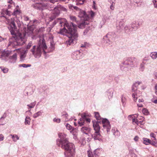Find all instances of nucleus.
I'll return each instance as SVG.
<instances>
[{"label":"nucleus","instance_id":"nucleus-14","mask_svg":"<svg viewBox=\"0 0 157 157\" xmlns=\"http://www.w3.org/2000/svg\"><path fill=\"white\" fill-rule=\"evenodd\" d=\"M53 15L50 18L51 20H53L56 17L58 16L59 14V10L57 8H55L52 12Z\"/></svg>","mask_w":157,"mask_h":157},{"label":"nucleus","instance_id":"nucleus-29","mask_svg":"<svg viewBox=\"0 0 157 157\" xmlns=\"http://www.w3.org/2000/svg\"><path fill=\"white\" fill-rule=\"evenodd\" d=\"M94 113L95 117L97 120H100L101 119V118L98 112H95Z\"/></svg>","mask_w":157,"mask_h":157},{"label":"nucleus","instance_id":"nucleus-59","mask_svg":"<svg viewBox=\"0 0 157 157\" xmlns=\"http://www.w3.org/2000/svg\"><path fill=\"white\" fill-rule=\"evenodd\" d=\"M138 137L137 136H136L135 137V138H134V140L135 141H137L138 140Z\"/></svg>","mask_w":157,"mask_h":157},{"label":"nucleus","instance_id":"nucleus-25","mask_svg":"<svg viewBox=\"0 0 157 157\" xmlns=\"http://www.w3.org/2000/svg\"><path fill=\"white\" fill-rule=\"evenodd\" d=\"M152 141H151V140L150 142V144H151V145L155 146V147H157V141L156 140H152Z\"/></svg>","mask_w":157,"mask_h":157},{"label":"nucleus","instance_id":"nucleus-44","mask_svg":"<svg viewBox=\"0 0 157 157\" xmlns=\"http://www.w3.org/2000/svg\"><path fill=\"white\" fill-rule=\"evenodd\" d=\"M114 4L115 3L112 2V3H111V5L110 6V9L112 10H113L114 9Z\"/></svg>","mask_w":157,"mask_h":157},{"label":"nucleus","instance_id":"nucleus-60","mask_svg":"<svg viewBox=\"0 0 157 157\" xmlns=\"http://www.w3.org/2000/svg\"><path fill=\"white\" fill-rule=\"evenodd\" d=\"M72 7L74 8V9L76 10H77L78 9V8L77 6H72Z\"/></svg>","mask_w":157,"mask_h":157},{"label":"nucleus","instance_id":"nucleus-23","mask_svg":"<svg viewBox=\"0 0 157 157\" xmlns=\"http://www.w3.org/2000/svg\"><path fill=\"white\" fill-rule=\"evenodd\" d=\"M150 56L152 59H155L157 58V52H152Z\"/></svg>","mask_w":157,"mask_h":157},{"label":"nucleus","instance_id":"nucleus-8","mask_svg":"<svg viewBox=\"0 0 157 157\" xmlns=\"http://www.w3.org/2000/svg\"><path fill=\"white\" fill-rule=\"evenodd\" d=\"M101 150L99 149H97L94 151V155L93 153L90 151H87V154L88 157H98L99 154L100 153Z\"/></svg>","mask_w":157,"mask_h":157},{"label":"nucleus","instance_id":"nucleus-31","mask_svg":"<svg viewBox=\"0 0 157 157\" xmlns=\"http://www.w3.org/2000/svg\"><path fill=\"white\" fill-rule=\"evenodd\" d=\"M42 113V112L41 111H39L37 112V113H35L33 115V117L34 118H36L39 116H40L41 115Z\"/></svg>","mask_w":157,"mask_h":157},{"label":"nucleus","instance_id":"nucleus-26","mask_svg":"<svg viewBox=\"0 0 157 157\" xmlns=\"http://www.w3.org/2000/svg\"><path fill=\"white\" fill-rule=\"evenodd\" d=\"M151 140L147 138H144L143 143L146 145H148L150 144Z\"/></svg>","mask_w":157,"mask_h":157},{"label":"nucleus","instance_id":"nucleus-55","mask_svg":"<svg viewBox=\"0 0 157 157\" xmlns=\"http://www.w3.org/2000/svg\"><path fill=\"white\" fill-rule=\"evenodd\" d=\"M113 92L110 93V95L109 96V98H112L113 96Z\"/></svg>","mask_w":157,"mask_h":157},{"label":"nucleus","instance_id":"nucleus-20","mask_svg":"<svg viewBox=\"0 0 157 157\" xmlns=\"http://www.w3.org/2000/svg\"><path fill=\"white\" fill-rule=\"evenodd\" d=\"M17 55L16 53L13 54L12 56H10V59L12 60V63H14L15 62L17 59Z\"/></svg>","mask_w":157,"mask_h":157},{"label":"nucleus","instance_id":"nucleus-13","mask_svg":"<svg viewBox=\"0 0 157 157\" xmlns=\"http://www.w3.org/2000/svg\"><path fill=\"white\" fill-rule=\"evenodd\" d=\"M111 38V36L109 33H108L105 36L103 39L104 40V42L107 45L110 44V41L109 40Z\"/></svg>","mask_w":157,"mask_h":157},{"label":"nucleus","instance_id":"nucleus-49","mask_svg":"<svg viewBox=\"0 0 157 157\" xmlns=\"http://www.w3.org/2000/svg\"><path fill=\"white\" fill-rule=\"evenodd\" d=\"M68 116V115L67 114H63L62 115V117H63V118H65V120L66 121H67L68 120L66 118Z\"/></svg>","mask_w":157,"mask_h":157},{"label":"nucleus","instance_id":"nucleus-38","mask_svg":"<svg viewBox=\"0 0 157 157\" xmlns=\"http://www.w3.org/2000/svg\"><path fill=\"white\" fill-rule=\"evenodd\" d=\"M89 14L90 15V17H93L95 15V13L92 11H91L89 13Z\"/></svg>","mask_w":157,"mask_h":157},{"label":"nucleus","instance_id":"nucleus-32","mask_svg":"<svg viewBox=\"0 0 157 157\" xmlns=\"http://www.w3.org/2000/svg\"><path fill=\"white\" fill-rule=\"evenodd\" d=\"M124 22L123 21H121L119 24V27L120 29H122L124 26Z\"/></svg>","mask_w":157,"mask_h":157},{"label":"nucleus","instance_id":"nucleus-46","mask_svg":"<svg viewBox=\"0 0 157 157\" xmlns=\"http://www.w3.org/2000/svg\"><path fill=\"white\" fill-rule=\"evenodd\" d=\"M2 70L4 73H6L8 71V69L7 68H5L2 69Z\"/></svg>","mask_w":157,"mask_h":157},{"label":"nucleus","instance_id":"nucleus-41","mask_svg":"<svg viewBox=\"0 0 157 157\" xmlns=\"http://www.w3.org/2000/svg\"><path fill=\"white\" fill-rule=\"evenodd\" d=\"M9 55V54L8 52H3V54L2 55V56H8Z\"/></svg>","mask_w":157,"mask_h":157},{"label":"nucleus","instance_id":"nucleus-4","mask_svg":"<svg viewBox=\"0 0 157 157\" xmlns=\"http://www.w3.org/2000/svg\"><path fill=\"white\" fill-rule=\"evenodd\" d=\"M100 121L93 122V126L94 130V133L91 134L92 137L94 140H99L101 139V136L100 133V127L99 123Z\"/></svg>","mask_w":157,"mask_h":157},{"label":"nucleus","instance_id":"nucleus-18","mask_svg":"<svg viewBox=\"0 0 157 157\" xmlns=\"http://www.w3.org/2000/svg\"><path fill=\"white\" fill-rule=\"evenodd\" d=\"M1 14L3 15H7L8 16H10L11 13L7 9H3L2 10Z\"/></svg>","mask_w":157,"mask_h":157},{"label":"nucleus","instance_id":"nucleus-9","mask_svg":"<svg viewBox=\"0 0 157 157\" xmlns=\"http://www.w3.org/2000/svg\"><path fill=\"white\" fill-rule=\"evenodd\" d=\"M86 117L85 115H84L82 116V118H80L78 120V124L79 126H81L84 125L85 120H86V121L88 122H90V120L89 118H85Z\"/></svg>","mask_w":157,"mask_h":157},{"label":"nucleus","instance_id":"nucleus-43","mask_svg":"<svg viewBox=\"0 0 157 157\" xmlns=\"http://www.w3.org/2000/svg\"><path fill=\"white\" fill-rule=\"evenodd\" d=\"M119 133V132L116 130L115 132H113V134L116 136H118Z\"/></svg>","mask_w":157,"mask_h":157},{"label":"nucleus","instance_id":"nucleus-45","mask_svg":"<svg viewBox=\"0 0 157 157\" xmlns=\"http://www.w3.org/2000/svg\"><path fill=\"white\" fill-rule=\"evenodd\" d=\"M90 29V28L89 27H87L86 28V29L85 30L84 32V35L86 34V33H87V32L89 31V30Z\"/></svg>","mask_w":157,"mask_h":157},{"label":"nucleus","instance_id":"nucleus-40","mask_svg":"<svg viewBox=\"0 0 157 157\" xmlns=\"http://www.w3.org/2000/svg\"><path fill=\"white\" fill-rule=\"evenodd\" d=\"M121 69L124 71H126L128 70V68L126 67H125L124 66L121 67Z\"/></svg>","mask_w":157,"mask_h":157},{"label":"nucleus","instance_id":"nucleus-52","mask_svg":"<svg viewBox=\"0 0 157 157\" xmlns=\"http://www.w3.org/2000/svg\"><path fill=\"white\" fill-rule=\"evenodd\" d=\"M24 20L25 21H28L29 20V18L28 17L26 16H24L23 17Z\"/></svg>","mask_w":157,"mask_h":157},{"label":"nucleus","instance_id":"nucleus-7","mask_svg":"<svg viewBox=\"0 0 157 157\" xmlns=\"http://www.w3.org/2000/svg\"><path fill=\"white\" fill-rule=\"evenodd\" d=\"M102 122L104 129L107 132H109L111 127L109 121L106 119H102Z\"/></svg>","mask_w":157,"mask_h":157},{"label":"nucleus","instance_id":"nucleus-16","mask_svg":"<svg viewBox=\"0 0 157 157\" xmlns=\"http://www.w3.org/2000/svg\"><path fill=\"white\" fill-rule=\"evenodd\" d=\"M53 37L52 35L49 36L48 41L50 43V47L51 49L53 50L54 48V43L53 40Z\"/></svg>","mask_w":157,"mask_h":157},{"label":"nucleus","instance_id":"nucleus-5","mask_svg":"<svg viewBox=\"0 0 157 157\" xmlns=\"http://www.w3.org/2000/svg\"><path fill=\"white\" fill-rule=\"evenodd\" d=\"M141 83V82H137L134 83L132 87V90L133 93L132 94V97L134 98V101H136V100L138 97L140 96V94H137L138 90H137V87Z\"/></svg>","mask_w":157,"mask_h":157},{"label":"nucleus","instance_id":"nucleus-34","mask_svg":"<svg viewBox=\"0 0 157 157\" xmlns=\"http://www.w3.org/2000/svg\"><path fill=\"white\" fill-rule=\"evenodd\" d=\"M33 45V43L32 41H30L27 44L26 48V50H27V49H30L31 47Z\"/></svg>","mask_w":157,"mask_h":157},{"label":"nucleus","instance_id":"nucleus-33","mask_svg":"<svg viewBox=\"0 0 157 157\" xmlns=\"http://www.w3.org/2000/svg\"><path fill=\"white\" fill-rule=\"evenodd\" d=\"M36 104V102L35 101L31 103L30 104L28 105L27 106L29 107L30 108H32L34 107Z\"/></svg>","mask_w":157,"mask_h":157},{"label":"nucleus","instance_id":"nucleus-53","mask_svg":"<svg viewBox=\"0 0 157 157\" xmlns=\"http://www.w3.org/2000/svg\"><path fill=\"white\" fill-rule=\"evenodd\" d=\"M4 139V137L3 135L1 134H0V141H2Z\"/></svg>","mask_w":157,"mask_h":157},{"label":"nucleus","instance_id":"nucleus-64","mask_svg":"<svg viewBox=\"0 0 157 157\" xmlns=\"http://www.w3.org/2000/svg\"><path fill=\"white\" fill-rule=\"evenodd\" d=\"M3 40V38L0 36V42L2 41Z\"/></svg>","mask_w":157,"mask_h":157},{"label":"nucleus","instance_id":"nucleus-57","mask_svg":"<svg viewBox=\"0 0 157 157\" xmlns=\"http://www.w3.org/2000/svg\"><path fill=\"white\" fill-rule=\"evenodd\" d=\"M153 3L154 4L155 6H156V5H157V0H154L153 1Z\"/></svg>","mask_w":157,"mask_h":157},{"label":"nucleus","instance_id":"nucleus-27","mask_svg":"<svg viewBox=\"0 0 157 157\" xmlns=\"http://www.w3.org/2000/svg\"><path fill=\"white\" fill-rule=\"evenodd\" d=\"M145 68V63L143 62L141 63L140 66V69L141 71H143Z\"/></svg>","mask_w":157,"mask_h":157},{"label":"nucleus","instance_id":"nucleus-1","mask_svg":"<svg viewBox=\"0 0 157 157\" xmlns=\"http://www.w3.org/2000/svg\"><path fill=\"white\" fill-rule=\"evenodd\" d=\"M57 22L59 23L61 26L63 25V28L60 29L59 33L63 35H64V33H67L66 35L69 38L68 44L73 45L75 44L76 42L75 39L78 37L76 25L72 22L64 23L59 19Z\"/></svg>","mask_w":157,"mask_h":157},{"label":"nucleus","instance_id":"nucleus-54","mask_svg":"<svg viewBox=\"0 0 157 157\" xmlns=\"http://www.w3.org/2000/svg\"><path fill=\"white\" fill-rule=\"evenodd\" d=\"M155 134L153 133H151L150 134V136L151 137L153 138V140H155L156 139L155 137L154 136Z\"/></svg>","mask_w":157,"mask_h":157},{"label":"nucleus","instance_id":"nucleus-21","mask_svg":"<svg viewBox=\"0 0 157 157\" xmlns=\"http://www.w3.org/2000/svg\"><path fill=\"white\" fill-rule=\"evenodd\" d=\"M38 4L40 6H41L43 8L47 9L49 5V4L48 3H38Z\"/></svg>","mask_w":157,"mask_h":157},{"label":"nucleus","instance_id":"nucleus-11","mask_svg":"<svg viewBox=\"0 0 157 157\" xmlns=\"http://www.w3.org/2000/svg\"><path fill=\"white\" fill-rule=\"evenodd\" d=\"M81 131L83 133L88 135L89 136H90L89 134H91L90 133V129L88 127L83 126L81 128Z\"/></svg>","mask_w":157,"mask_h":157},{"label":"nucleus","instance_id":"nucleus-3","mask_svg":"<svg viewBox=\"0 0 157 157\" xmlns=\"http://www.w3.org/2000/svg\"><path fill=\"white\" fill-rule=\"evenodd\" d=\"M47 48L44 40L40 39L37 45L33 46L30 51L36 58H38L41 56L42 52L44 54L47 53L46 50Z\"/></svg>","mask_w":157,"mask_h":157},{"label":"nucleus","instance_id":"nucleus-58","mask_svg":"<svg viewBox=\"0 0 157 157\" xmlns=\"http://www.w3.org/2000/svg\"><path fill=\"white\" fill-rule=\"evenodd\" d=\"M155 93L157 95V84H156L155 86Z\"/></svg>","mask_w":157,"mask_h":157},{"label":"nucleus","instance_id":"nucleus-30","mask_svg":"<svg viewBox=\"0 0 157 157\" xmlns=\"http://www.w3.org/2000/svg\"><path fill=\"white\" fill-rule=\"evenodd\" d=\"M30 119L29 117H27L25 119V124H29L30 123Z\"/></svg>","mask_w":157,"mask_h":157},{"label":"nucleus","instance_id":"nucleus-47","mask_svg":"<svg viewBox=\"0 0 157 157\" xmlns=\"http://www.w3.org/2000/svg\"><path fill=\"white\" fill-rule=\"evenodd\" d=\"M126 101V99L124 97H122L121 98V101L123 105L124 104Z\"/></svg>","mask_w":157,"mask_h":157},{"label":"nucleus","instance_id":"nucleus-61","mask_svg":"<svg viewBox=\"0 0 157 157\" xmlns=\"http://www.w3.org/2000/svg\"><path fill=\"white\" fill-rule=\"evenodd\" d=\"M138 118L139 119H142L143 120V121L144 119V117L141 116H140L139 117H138Z\"/></svg>","mask_w":157,"mask_h":157},{"label":"nucleus","instance_id":"nucleus-37","mask_svg":"<svg viewBox=\"0 0 157 157\" xmlns=\"http://www.w3.org/2000/svg\"><path fill=\"white\" fill-rule=\"evenodd\" d=\"M70 18L71 20L73 21H76V17L74 16H70Z\"/></svg>","mask_w":157,"mask_h":157},{"label":"nucleus","instance_id":"nucleus-50","mask_svg":"<svg viewBox=\"0 0 157 157\" xmlns=\"http://www.w3.org/2000/svg\"><path fill=\"white\" fill-rule=\"evenodd\" d=\"M53 121H54L58 123L60 122V120L59 119V118H57V119L54 118L53 119Z\"/></svg>","mask_w":157,"mask_h":157},{"label":"nucleus","instance_id":"nucleus-62","mask_svg":"<svg viewBox=\"0 0 157 157\" xmlns=\"http://www.w3.org/2000/svg\"><path fill=\"white\" fill-rule=\"evenodd\" d=\"M152 102L155 104H157V99L155 100L154 101H152Z\"/></svg>","mask_w":157,"mask_h":157},{"label":"nucleus","instance_id":"nucleus-48","mask_svg":"<svg viewBox=\"0 0 157 157\" xmlns=\"http://www.w3.org/2000/svg\"><path fill=\"white\" fill-rule=\"evenodd\" d=\"M31 65L30 64H22V67H30L31 66Z\"/></svg>","mask_w":157,"mask_h":157},{"label":"nucleus","instance_id":"nucleus-63","mask_svg":"<svg viewBox=\"0 0 157 157\" xmlns=\"http://www.w3.org/2000/svg\"><path fill=\"white\" fill-rule=\"evenodd\" d=\"M154 75L155 77L157 78V72H155L154 74Z\"/></svg>","mask_w":157,"mask_h":157},{"label":"nucleus","instance_id":"nucleus-12","mask_svg":"<svg viewBox=\"0 0 157 157\" xmlns=\"http://www.w3.org/2000/svg\"><path fill=\"white\" fill-rule=\"evenodd\" d=\"M79 16L81 18H84V20L85 21L87 20L89 18L88 15L84 11H81L80 12Z\"/></svg>","mask_w":157,"mask_h":157},{"label":"nucleus","instance_id":"nucleus-35","mask_svg":"<svg viewBox=\"0 0 157 157\" xmlns=\"http://www.w3.org/2000/svg\"><path fill=\"white\" fill-rule=\"evenodd\" d=\"M14 30L13 28H10V31L11 34L15 36L16 33L14 31Z\"/></svg>","mask_w":157,"mask_h":157},{"label":"nucleus","instance_id":"nucleus-28","mask_svg":"<svg viewBox=\"0 0 157 157\" xmlns=\"http://www.w3.org/2000/svg\"><path fill=\"white\" fill-rule=\"evenodd\" d=\"M12 136V137L13 139V141H16L18 140L19 139V137H18L17 135H11Z\"/></svg>","mask_w":157,"mask_h":157},{"label":"nucleus","instance_id":"nucleus-10","mask_svg":"<svg viewBox=\"0 0 157 157\" xmlns=\"http://www.w3.org/2000/svg\"><path fill=\"white\" fill-rule=\"evenodd\" d=\"M82 54L79 51H76L73 53L72 57L75 59H79L82 58Z\"/></svg>","mask_w":157,"mask_h":157},{"label":"nucleus","instance_id":"nucleus-56","mask_svg":"<svg viewBox=\"0 0 157 157\" xmlns=\"http://www.w3.org/2000/svg\"><path fill=\"white\" fill-rule=\"evenodd\" d=\"M8 3H10L11 5H12L13 4V2L12 0H9L8 1Z\"/></svg>","mask_w":157,"mask_h":157},{"label":"nucleus","instance_id":"nucleus-22","mask_svg":"<svg viewBox=\"0 0 157 157\" xmlns=\"http://www.w3.org/2000/svg\"><path fill=\"white\" fill-rule=\"evenodd\" d=\"M87 24V22L85 21L81 23L78 26V27L80 29H83L85 27L86 25Z\"/></svg>","mask_w":157,"mask_h":157},{"label":"nucleus","instance_id":"nucleus-39","mask_svg":"<svg viewBox=\"0 0 157 157\" xmlns=\"http://www.w3.org/2000/svg\"><path fill=\"white\" fill-rule=\"evenodd\" d=\"M66 127L67 128L68 130H71L72 128V126L68 124H66Z\"/></svg>","mask_w":157,"mask_h":157},{"label":"nucleus","instance_id":"nucleus-36","mask_svg":"<svg viewBox=\"0 0 157 157\" xmlns=\"http://www.w3.org/2000/svg\"><path fill=\"white\" fill-rule=\"evenodd\" d=\"M19 12L18 10H14L12 14L13 15H17V14H19Z\"/></svg>","mask_w":157,"mask_h":157},{"label":"nucleus","instance_id":"nucleus-17","mask_svg":"<svg viewBox=\"0 0 157 157\" xmlns=\"http://www.w3.org/2000/svg\"><path fill=\"white\" fill-rule=\"evenodd\" d=\"M27 52L28 50H22V51L21 52L20 59L21 61H23L24 60Z\"/></svg>","mask_w":157,"mask_h":157},{"label":"nucleus","instance_id":"nucleus-2","mask_svg":"<svg viewBox=\"0 0 157 157\" xmlns=\"http://www.w3.org/2000/svg\"><path fill=\"white\" fill-rule=\"evenodd\" d=\"M58 136L60 139L57 140V143L59 146L61 145V147L66 150L64 153L65 157H74L75 148L74 144L68 142L64 134L59 133Z\"/></svg>","mask_w":157,"mask_h":157},{"label":"nucleus","instance_id":"nucleus-15","mask_svg":"<svg viewBox=\"0 0 157 157\" xmlns=\"http://www.w3.org/2000/svg\"><path fill=\"white\" fill-rule=\"evenodd\" d=\"M25 41L26 40L24 38L20 37L17 39L16 43L18 45H22L25 44Z\"/></svg>","mask_w":157,"mask_h":157},{"label":"nucleus","instance_id":"nucleus-42","mask_svg":"<svg viewBox=\"0 0 157 157\" xmlns=\"http://www.w3.org/2000/svg\"><path fill=\"white\" fill-rule=\"evenodd\" d=\"M133 122H134L137 125L138 124V121L137 119L133 118L132 120Z\"/></svg>","mask_w":157,"mask_h":157},{"label":"nucleus","instance_id":"nucleus-51","mask_svg":"<svg viewBox=\"0 0 157 157\" xmlns=\"http://www.w3.org/2000/svg\"><path fill=\"white\" fill-rule=\"evenodd\" d=\"M49 1L52 3H55V2H58V0H49Z\"/></svg>","mask_w":157,"mask_h":157},{"label":"nucleus","instance_id":"nucleus-24","mask_svg":"<svg viewBox=\"0 0 157 157\" xmlns=\"http://www.w3.org/2000/svg\"><path fill=\"white\" fill-rule=\"evenodd\" d=\"M85 0H76V4L77 5H81L83 4Z\"/></svg>","mask_w":157,"mask_h":157},{"label":"nucleus","instance_id":"nucleus-19","mask_svg":"<svg viewBox=\"0 0 157 157\" xmlns=\"http://www.w3.org/2000/svg\"><path fill=\"white\" fill-rule=\"evenodd\" d=\"M10 26H11V28H13L14 29H16L17 27L13 19H11V21L10 22Z\"/></svg>","mask_w":157,"mask_h":157},{"label":"nucleus","instance_id":"nucleus-6","mask_svg":"<svg viewBox=\"0 0 157 157\" xmlns=\"http://www.w3.org/2000/svg\"><path fill=\"white\" fill-rule=\"evenodd\" d=\"M138 62L137 59L136 58L131 57L127 59L123 64L124 66L129 65L131 67H133L137 65Z\"/></svg>","mask_w":157,"mask_h":157}]
</instances>
